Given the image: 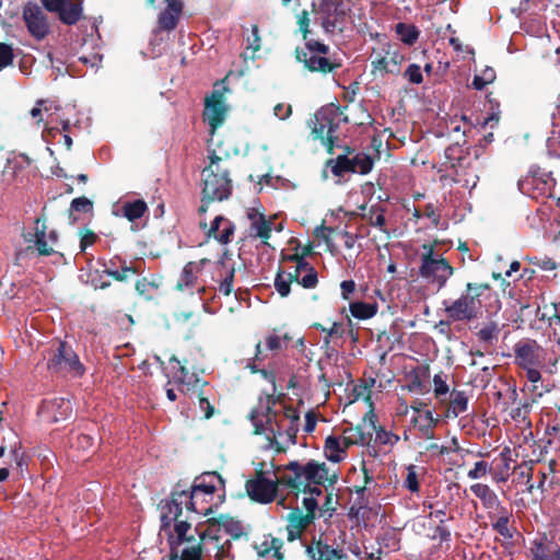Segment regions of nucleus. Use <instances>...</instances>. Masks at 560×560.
Wrapping results in <instances>:
<instances>
[{
    "mask_svg": "<svg viewBox=\"0 0 560 560\" xmlns=\"http://www.w3.org/2000/svg\"><path fill=\"white\" fill-rule=\"evenodd\" d=\"M337 480L336 470H331L326 463L310 460L305 465L296 460L280 467L279 482L303 493L322 495L320 486L332 485Z\"/></svg>",
    "mask_w": 560,
    "mask_h": 560,
    "instance_id": "nucleus-1",
    "label": "nucleus"
},
{
    "mask_svg": "<svg viewBox=\"0 0 560 560\" xmlns=\"http://www.w3.org/2000/svg\"><path fill=\"white\" fill-rule=\"evenodd\" d=\"M229 153L220 154L217 150L209 149L210 163L202 171V203L201 212L207 211V203L210 201H222L228 199L232 191L229 168L223 165Z\"/></svg>",
    "mask_w": 560,
    "mask_h": 560,
    "instance_id": "nucleus-2",
    "label": "nucleus"
},
{
    "mask_svg": "<svg viewBox=\"0 0 560 560\" xmlns=\"http://www.w3.org/2000/svg\"><path fill=\"white\" fill-rule=\"evenodd\" d=\"M280 466L273 463H259L256 467V478L246 482V492L249 498L259 503H269L277 495Z\"/></svg>",
    "mask_w": 560,
    "mask_h": 560,
    "instance_id": "nucleus-3",
    "label": "nucleus"
},
{
    "mask_svg": "<svg viewBox=\"0 0 560 560\" xmlns=\"http://www.w3.org/2000/svg\"><path fill=\"white\" fill-rule=\"evenodd\" d=\"M488 289L486 284H476L468 282L466 284V293L462 294L454 301H444L445 313L450 320L462 322L475 319L480 311L481 302L479 296Z\"/></svg>",
    "mask_w": 560,
    "mask_h": 560,
    "instance_id": "nucleus-4",
    "label": "nucleus"
},
{
    "mask_svg": "<svg viewBox=\"0 0 560 560\" xmlns=\"http://www.w3.org/2000/svg\"><path fill=\"white\" fill-rule=\"evenodd\" d=\"M329 47L319 42H308L303 49H296V58L312 72L329 73L341 63L328 57Z\"/></svg>",
    "mask_w": 560,
    "mask_h": 560,
    "instance_id": "nucleus-5",
    "label": "nucleus"
},
{
    "mask_svg": "<svg viewBox=\"0 0 560 560\" xmlns=\"http://www.w3.org/2000/svg\"><path fill=\"white\" fill-rule=\"evenodd\" d=\"M250 421L256 434H265L267 440L266 448H273L277 452L276 441H285L284 423L278 422L276 412L268 406H260L250 412Z\"/></svg>",
    "mask_w": 560,
    "mask_h": 560,
    "instance_id": "nucleus-6",
    "label": "nucleus"
},
{
    "mask_svg": "<svg viewBox=\"0 0 560 560\" xmlns=\"http://www.w3.org/2000/svg\"><path fill=\"white\" fill-rule=\"evenodd\" d=\"M47 368L56 373H69L75 376H81L84 373V366L80 362L78 354L65 341H58L50 349Z\"/></svg>",
    "mask_w": 560,
    "mask_h": 560,
    "instance_id": "nucleus-7",
    "label": "nucleus"
},
{
    "mask_svg": "<svg viewBox=\"0 0 560 560\" xmlns=\"http://www.w3.org/2000/svg\"><path fill=\"white\" fill-rule=\"evenodd\" d=\"M454 268L446 259L436 255L432 247L422 255L420 275L432 283H436L439 289L445 287L447 280L453 276Z\"/></svg>",
    "mask_w": 560,
    "mask_h": 560,
    "instance_id": "nucleus-8",
    "label": "nucleus"
},
{
    "mask_svg": "<svg viewBox=\"0 0 560 560\" xmlns=\"http://www.w3.org/2000/svg\"><path fill=\"white\" fill-rule=\"evenodd\" d=\"M214 527H207L199 533L203 556L213 560H234L233 544L224 535H218Z\"/></svg>",
    "mask_w": 560,
    "mask_h": 560,
    "instance_id": "nucleus-9",
    "label": "nucleus"
},
{
    "mask_svg": "<svg viewBox=\"0 0 560 560\" xmlns=\"http://www.w3.org/2000/svg\"><path fill=\"white\" fill-rule=\"evenodd\" d=\"M339 125V114L335 108H322L314 116L312 133L323 145L331 150Z\"/></svg>",
    "mask_w": 560,
    "mask_h": 560,
    "instance_id": "nucleus-10",
    "label": "nucleus"
},
{
    "mask_svg": "<svg viewBox=\"0 0 560 560\" xmlns=\"http://www.w3.org/2000/svg\"><path fill=\"white\" fill-rule=\"evenodd\" d=\"M226 91L224 85L217 84L211 95L206 98L203 118L209 124L212 135L223 124L228 113L224 97Z\"/></svg>",
    "mask_w": 560,
    "mask_h": 560,
    "instance_id": "nucleus-11",
    "label": "nucleus"
},
{
    "mask_svg": "<svg viewBox=\"0 0 560 560\" xmlns=\"http://www.w3.org/2000/svg\"><path fill=\"white\" fill-rule=\"evenodd\" d=\"M223 479L218 472L211 471L201 475L195 479L191 487L190 493L188 494L189 508L192 511H197V504L200 500H205L206 497L212 495L218 487H223Z\"/></svg>",
    "mask_w": 560,
    "mask_h": 560,
    "instance_id": "nucleus-12",
    "label": "nucleus"
},
{
    "mask_svg": "<svg viewBox=\"0 0 560 560\" xmlns=\"http://www.w3.org/2000/svg\"><path fill=\"white\" fill-rule=\"evenodd\" d=\"M23 20L34 38L40 40L49 33L46 14L38 4L28 2L23 10Z\"/></svg>",
    "mask_w": 560,
    "mask_h": 560,
    "instance_id": "nucleus-13",
    "label": "nucleus"
},
{
    "mask_svg": "<svg viewBox=\"0 0 560 560\" xmlns=\"http://www.w3.org/2000/svg\"><path fill=\"white\" fill-rule=\"evenodd\" d=\"M44 7L56 12L59 19L68 25L75 24L82 15V0H42Z\"/></svg>",
    "mask_w": 560,
    "mask_h": 560,
    "instance_id": "nucleus-14",
    "label": "nucleus"
},
{
    "mask_svg": "<svg viewBox=\"0 0 560 560\" xmlns=\"http://www.w3.org/2000/svg\"><path fill=\"white\" fill-rule=\"evenodd\" d=\"M300 416L293 408H287L283 415L278 418V422L284 423L282 428L285 431V441L277 440V453L284 452L290 445L296 443V433L299 431Z\"/></svg>",
    "mask_w": 560,
    "mask_h": 560,
    "instance_id": "nucleus-15",
    "label": "nucleus"
},
{
    "mask_svg": "<svg viewBox=\"0 0 560 560\" xmlns=\"http://www.w3.org/2000/svg\"><path fill=\"white\" fill-rule=\"evenodd\" d=\"M188 500V493L184 490L172 493L171 500L162 508L161 522L163 528L178 520L183 511V505H185L187 510L192 511L191 508H189Z\"/></svg>",
    "mask_w": 560,
    "mask_h": 560,
    "instance_id": "nucleus-16",
    "label": "nucleus"
},
{
    "mask_svg": "<svg viewBox=\"0 0 560 560\" xmlns=\"http://www.w3.org/2000/svg\"><path fill=\"white\" fill-rule=\"evenodd\" d=\"M247 218L249 224V235L257 237L262 241L264 244H268L267 241L271 236L273 222L267 220L260 208L252 207L247 210Z\"/></svg>",
    "mask_w": 560,
    "mask_h": 560,
    "instance_id": "nucleus-17",
    "label": "nucleus"
},
{
    "mask_svg": "<svg viewBox=\"0 0 560 560\" xmlns=\"http://www.w3.org/2000/svg\"><path fill=\"white\" fill-rule=\"evenodd\" d=\"M257 560H284L282 552L283 541L271 535H265L253 545Z\"/></svg>",
    "mask_w": 560,
    "mask_h": 560,
    "instance_id": "nucleus-18",
    "label": "nucleus"
},
{
    "mask_svg": "<svg viewBox=\"0 0 560 560\" xmlns=\"http://www.w3.org/2000/svg\"><path fill=\"white\" fill-rule=\"evenodd\" d=\"M404 60V56L397 51H386L385 55L375 54L371 62L373 75L384 77L387 73H399V66Z\"/></svg>",
    "mask_w": 560,
    "mask_h": 560,
    "instance_id": "nucleus-19",
    "label": "nucleus"
},
{
    "mask_svg": "<svg viewBox=\"0 0 560 560\" xmlns=\"http://www.w3.org/2000/svg\"><path fill=\"white\" fill-rule=\"evenodd\" d=\"M515 358L522 368L539 366L542 361V349L534 340L520 342L515 346Z\"/></svg>",
    "mask_w": 560,
    "mask_h": 560,
    "instance_id": "nucleus-20",
    "label": "nucleus"
},
{
    "mask_svg": "<svg viewBox=\"0 0 560 560\" xmlns=\"http://www.w3.org/2000/svg\"><path fill=\"white\" fill-rule=\"evenodd\" d=\"M288 540L293 541L313 523L314 515L305 514L301 509L295 508L287 515Z\"/></svg>",
    "mask_w": 560,
    "mask_h": 560,
    "instance_id": "nucleus-21",
    "label": "nucleus"
},
{
    "mask_svg": "<svg viewBox=\"0 0 560 560\" xmlns=\"http://www.w3.org/2000/svg\"><path fill=\"white\" fill-rule=\"evenodd\" d=\"M207 527H214L218 535L231 536L236 539L240 538L244 530L240 521L229 515L221 514L218 517L209 518Z\"/></svg>",
    "mask_w": 560,
    "mask_h": 560,
    "instance_id": "nucleus-22",
    "label": "nucleus"
},
{
    "mask_svg": "<svg viewBox=\"0 0 560 560\" xmlns=\"http://www.w3.org/2000/svg\"><path fill=\"white\" fill-rule=\"evenodd\" d=\"M353 442L347 436L329 435L325 441V456L329 462L339 463L346 457L347 448Z\"/></svg>",
    "mask_w": 560,
    "mask_h": 560,
    "instance_id": "nucleus-23",
    "label": "nucleus"
},
{
    "mask_svg": "<svg viewBox=\"0 0 560 560\" xmlns=\"http://www.w3.org/2000/svg\"><path fill=\"white\" fill-rule=\"evenodd\" d=\"M469 489L481 501L483 509L487 510V515L504 506L497 493L488 485L474 483Z\"/></svg>",
    "mask_w": 560,
    "mask_h": 560,
    "instance_id": "nucleus-24",
    "label": "nucleus"
},
{
    "mask_svg": "<svg viewBox=\"0 0 560 560\" xmlns=\"http://www.w3.org/2000/svg\"><path fill=\"white\" fill-rule=\"evenodd\" d=\"M35 246L40 255H50L54 252V245L57 242V234L55 231L46 233L45 222L37 219L35 221Z\"/></svg>",
    "mask_w": 560,
    "mask_h": 560,
    "instance_id": "nucleus-25",
    "label": "nucleus"
},
{
    "mask_svg": "<svg viewBox=\"0 0 560 560\" xmlns=\"http://www.w3.org/2000/svg\"><path fill=\"white\" fill-rule=\"evenodd\" d=\"M166 8L159 15V26L165 31H172L176 27L183 10L182 0H165Z\"/></svg>",
    "mask_w": 560,
    "mask_h": 560,
    "instance_id": "nucleus-26",
    "label": "nucleus"
},
{
    "mask_svg": "<svg viewBox=\"0 0 560 560\" xmlns=\"http://www.w3.org/2000/svg\"><path fill=\"white\" fill-rule=\"evenodd\" d=\"M234 233V224L228 219L218 215L211 223L208 235L219 241L221 244H228Z\"/></svg>",
    "mask_w": 560,
    "mask_h": 560,
    "instance_id": "nucleus-27",
    "label": "nucleus"
},
{
    "mask_svg": "<svg viewBox=\"0 0 560 560\" xmlns=\"http://www.w3.org/2000/svg\"><path fill=\"white\" fill-rule=\"evenodd\" d=\"M512 512L505 506L488 515V518L491 521L492 529L506 539L513 538V533L509 527Z\"/></svg>",
    "mask_w": 560,
    "mask_h": 560,
    "instance_id": "nucleus-28",
    "label": "nucleus"
},
{
    "mask_svg": "<svg viewBox=\"0 0 560 560\" xmlns=\"http://www.w3.org/2000/svg\"><path fill=\"white\" fill-rule=\"evenodd\" d=\"M170 363L172 364L171 374L176 383L180 386H187L188 388L197 386L199 383L198 377L194 373H190L175 355L170 359Z\"/></svg>",
    "mask_w": 560,
    "mask_h": 560,
    "instance_id": "nucleus-29",
    "label": "nucleus"
},
{
    "mask_svg": "<svg viewBox=\"0 0 560 560\" xmlns=\"http://www.w3.org/2000/svg\"><path fill=\"white\" fill-rule=\"evenodd\" d=\"M533 560H560V547L556 544L535 540L530 547Z\"/></svg>",
    "mask_w": 560,
    "mask_h": 560,
    "instance_id": "nucleus-30",
    "label": "nucleus"
},
{
    "mask_svg": "<svg viewBox=\"0 0 560 560\" xmlns=\"http://www.w3.org/2000/svg\"><path fill=\"white\" fill-rule=\"evenodd\" d=\"M411 422L415 428L420 431L422 438L428 440H432L434 438L433 428L436 425L438 419L434 418L432 410H425L423 413L415 416L411 419Z\"/></svg>",
    "mask_w": 560,
    "mask_h": 560,
    "instance_id": "nucleus-31",
    "label": "nucleus"
},
{
    "mask_svg": "<svg viewBox=\"0 0 560 560\" xmlns=\"http://www.w3.org/2000/svg\"><path fill=\"white\" fill-rule=\"evenodd\" d=\"M351 161V172L358 173L361 175H365L370 173L373 168V159L365 153H357L352 158Z\"/></svg>",
    "mask_w": 560,
    "mask_h": 560,
    "instance_id": "nucleus-32",
    "label": "nucleus"
},
{
    "mask_svg": "<svg viewBox=\"0 0 560 560\" xmlns=\"http://www.w3.org/2000/svg\"><path fill=\"white\" fill-rule=\"evenodd\" d=\"M147 209V203L141 199H137L124 203L122 214L125 218L132 222L137 219H140L144 214Z\"/></svg>",
    "mask_w": 560,
    "mask_h": 560,
    "instance_id": "nucleus-33",
    "label": "nucleus"
},
{
    "mask_svg": "<svg viewBox=\"0 0 560 560\" xmlns=\"http://www.w3.org/2000/svg\"><path fill=\"white\" fill-rule=\"evenodd\" d=\"M468 408V396L465 392L462 390H453L451 393L450 400V412L454 417H458L463 412H465Z\"/></svg>",
    "mask_w": 560,
    "mask_h": 560,
    "instance_id": "nucleus-34",
    "label": "nucleus"
},
{
    "mask_svg": "<svg viewBox=\"0 0 560 560\" xmlns=\"http://www.w3.org/2000/svg\"><path fill=\"white\" fill-rule=\"evenodd\" d=\"M351 315L358 319H369L377 312V305L374 303L354 302L350 304Z\"/></svg>",
    "mask_w": 560,
    "mask_h": 560,
    "instance_id": "nucleus-35",
    "label": "nucleus"
},
{
    "mask_svg": "<svg viewBox=\"0 0 560 560\" xmlns=\"http://www.w3.org/2000/svg\"><path fill=\"white\" fill-rule=\"evenodd\" d=\"M395 31L400 40L407 45H412L419 37V31L411 24L398 23Z\"/></svg>",
    "mask_w": 560,
    "mask_h": 560,
    "instance_id": "nucleus-36",
    "label": "nucleus"
},
{
    "mask_svg": "<svg viewBox=\"0 0 560 560\" xmlns=\"http://www.w3.org/2000/svg\"><path fill=\"white\" fill-rule=\"evenodd\" d=\"M186 546L180 551L179 560H201L203 555L202 542L191 539L189 542H185Z\"/></svg>",
    "mask_w": 560,
    "mask_h": 560,
    "instance_id": "nucleus-37",
    "label": "nucleus"
},
{
    "mask_svg": "<svg viewBox=\"0 0 560 560\" xmlns=\"http://www.w3.org/2000/svg\"><path fill=\"white\" fill-rule=\"evenodd\" d=\"M330 168L335 176H342L343 174L351 172V161L348 155H339L335 160H329L326 164Z\"/></svg>",
    "mask_w": 560,
    "mask_h": 560,
    "instance_id": "nucleus-38",
    "label": "nucleus"
},
{
    "mask_svg": "<svg viewBox=\"0 0 560 560\" xmlns=\"http://www.w3.org/2000/svg\"><path fill=\"white\" fill-rule=\"evenodd\" d=\"M289 340H290V337L287 334H284L282 336H279L276 334H269L265 338L266 350L277 353V352L281 351L287 346Z\"/></svg>",
    "mask_w": 560,
    "mask_h": 560,
    "instance_id": "nucleus-39",
    "label": "nucleus"
},
{
    "mask_svg": "<svg viewBox=\"0 0 560 560\" xmlns=\"http://www.w3.org/2000/svg\"><path fill=\"white\" fill-rule=\"evenodd\" d=\"M499 332L500 329L498 324L490 322L477 332V337L480 341L490 345L498 339Z\"/></svg>",
    "mask_w": 560,
    "mask_h": 560,
    "instance_id": "nucleus-40",
    "label": "nucleus"
},
{
    "mask_svg": "<svg viewBox=\"0 0 560 560\" xmlns=\"http://www.w3.org/2000/svg\"><path fill=\"white\" fill-rule=\"evenodd\" d=\"M195 264L188 262L182 272L180 279L177 282V288L182 291L191 288L195 283Z\"/></svg>",
    "mask_w": 560,
    "mask_h": 560,
    "instance_id": "nucleus-41",
    "label": "nucleus"
},
{
    "mask_svg": "<svg viewBox=\"0 0 560 560\" xmlns=\"http://www.w3.org/2000/svg\"><path fill=\"white\" fill-rule=\"evenodd\" d=\"M417 466L409 465L407 466L406 470V478L404 480V487L408 489L410 492H418L419 491V480H418V471Z\"/></svg>",
    "mask_w": 560,
    "mask_h": 560,
    "instance_id": "nucleus-42",
    "label": "nucleus"
},
{
    "mask_svg": "<svg viewBox=\"0 0 560 560\" xmlns=\"http://www.w3.org/2000/svg\"><path fill=\"white\" fill-rule=\"evenodd\" d=\"M52 406H56L57 409L59 410L58 413L54 416L55 421L66 419L72 412V405L68 399L57 398L54 400Z\"/></svg>",
    "mask_w": 560,
    "mask_h": 560,
    "instance_id": "nucleus-43",
    "label": "nucleus"
},
{
    "mask_svg": "<svg viewBox=\"0 0 560 560\" xmlns=\"http://www.w3.org/2000/svg\"><path fill=\"white\" fill-rule=\"evenodd\" d=\"M433 392L436 398L446 396L450 392V387L446 383V375L443 373L435 374L433 377Z\"/></svg>",
    "mask_w": 560,
    "mask_h": 560,
    "instance_id": "nucleus-44",
    "label": "nucleus"
},
{
    "mask_svg": "<svg viewBox=\"0 0 560 560\" xmlns=\"http://www.w3.org/2000/svg\"><path fill=\"white\" fill-rule=\"evenodd\" d=\"M174 529L178 545L189 542L191 539H194L192 536H187V533L190 530V524L186 521H175Z\"/></svg>",
    "mask_w": 560,
    "mask_h": 560,
    "instance_id": "nucleus-45",
    "label": "nucleus"
},
{
    "mask_svg": "<svg viewBox=\"0 0 560 560\" xmlns=\"http://www.w3.org/2000/svg\"><path fill=\"white\" fill-rule=\"evenodd\" d=\"M490 471L491 466L485 460H479L476 462L474 467L467 472V477L471 480H477L481 479Z\"/></svg>",
    "mask_w": 560,
    "mask_h": 560,
    "instance_id": "nucleus-46",
    "label": "nucleus"
},
{
    "mask_svg": "<svg viewBox=\"0 0 560 560\" xmlns=\"http://www.w3.org/2000/svg\"><path fill=\"white\" fill-rule=\"evenodd\" d=\"M317 281V272L307 262V268H305L303 271L301 279L299 280V284H301L303 288L312 289L315 288Z\"/></svg>",
    "mask_w": 560,
    "mask_h": 560,
    "instance_id": "nucleus-47",
    "label": "nucleus"
},
{
    "mask_svg": "<svg viewBox=\"0 0 560 560\" xmlns=\"http://www.w3.org/2000/svg\"><path fill=\"white\" fill-rule=\"evenodd\" d=\"M291 283H292V277L285 276L284 273L279 272L275 279V288L281 296L289 295Z\"/></svg>",
    "mask_w": 560,
    "mask_h": 560,
    "instance_id": "nucleus-48",
    "label": "nucleus"
},
{
    "mask_svg": "<svg viewBox=\"0 0 560 560\" xmlns=\"http://www.w3.org/2000/svg\"><path fill=\"white\" fill-rule=\"evenodd\" d=\"M234 275V267L228 268L222 281L219 284L220 292L226 296L230 295L231 292L233 291Z\"/></svg>",
    "mask_w": 560,
    "mask_h": 560,
    "instance_id": "nucleus-49",
    "label": "nucleus"
},
{
    "mask_svg": "<svg viewBox=\"0 0 560 560\" xmlns=\"http://www.w3.org/2000/svg\"><path fill=\"white\" fill-rule=\"evenodd\" d=\"M305 497L302 500L303 509L305 510V514H312L314 517L316 516V512L318 510V501L316 493H304Z\"/></svg>",
    "mask_w": 560,
    "mask_h": 560,
    "instance_id": "nucleus-50",
    "label": "nucleus"
},
{
    "mask_svg": "<svg viewBox=\"0 0 560 560\" xmlns=\"http://www.w3.org/2000/svg\"><path fill=\"white\" fill-rule=\"evenodd\" d=\"M13 49L10 45L0 43V70L7 68L13 62Z\"/></svg>",
    "mask_w": 560,
    "mask_h": 560,
    "instance_id": "nucleus-51",
    "label": "nucleus"
},
{
    "mask_svg": "<svg viewBox=\"0 0 560 560\" xmlns=\"http://www.w3.org/2000/svg\"><path fill=\"white\" fill-rule=\"evenodd\" d=\"M404 75L409 82L413 84H420L423 81L421 68L416 63L409 65Z\"/></svg>",
    "mask_w": 560,
    "mask_h": 560,
    "instance_id": "nucleus-52",
    "label": "nucleus"
},
{
    "mask_svg": "<svg viewBox=\"0 0 560 560\" xmlns=\"http://www.w3.org/2000/svg\"><path fill=\"white\" fill-rule=\"evenodd\" d=\"M375 432L376 441L380 442L381 444L395 445L399 441L398 435L384 429H378Z\"/></svg>",
    "mask_w": 560,
    "mask_h": 560,
    "instance_id": "nucleus-53",
    "label": "nucleus"
},
{
    "mask_svg": "<svg viewBox=\"0 0 560 560\" xmlns=\"http://www.w3.org/2000/svg\"><path fill=\"white\" fill-rule=\"evenodd\" d=\"M247 49L253 50V55L260 49V36L257 25L252 26V34L246 38Z\"/></svg>",
    "mask_w": 560,
    "mask_h": 560,
    "instance_id": "nucleus-54",
    "label": "nucleus"
},
{
    "mask_svg": "<svg viewBox=\"0 0 560 560\" xmlns=\"http://www.w3.org/2000/svg\"><path fill=\"white\" fill-rule=\"evenodd\" d=\"M93 208V203L85 197H79L71 201V210L78 212H89Z\"/></svg>",
    "mask_w": 560,
    "mask_h": 560,
    "instance_id": "nucleus-55",
    "label": "nucleus"
},
{
    "mask_svg": "<svg viewBox=\"0 0 560 560\" xmlns=\"http://www.w3.org/2000/svg\"><path fill=\"white\" fill-rule=\"evenodd\" d=\"M530 262L546 271H551V270L556 269V262L547 256L533 257V258H530Z\"/></svg>",
    "mask_w": 560,
    "mask_h": 560,
    "instance_id": "nucleus-56",
    "label": "nucleus"
},
{
    "mask_svg": "<svg viewBox=\"0 0 560 560\" xmlns=\"http://www.w3.org/2000/svg\"><path fill=\"white\" fill-rule=\"evenodd\" d=\"M109 276L118 281H124L128 278L129 275H135L136 269L132 267H122L121 270H107Z\"/></svg>",
    "mask_w": 560,
    "mask_h": 560,
    "instance_id": "nucleus-57",
    "label": "nucleus"
},
{
    "mask_svg": "<svg viewBox=\"0 0 560 560\" xmlns=\"http://www.w3.org/2000/svg\"><path fill=\"white\" fill-rule=\"evenodd\" d=\"M305 268H307V262L304 259L301 258V259L296 260L294 270L290 271L288 273H284V275L285 276H291L292 277V282L295 281V282L299 283V280L301 279V276H302L303 271L305 270Z\"/></svg>",
    "mask_w": 560,
    "mask_h": 560,
    "instance_id": "nucleus-58",
    "label": "nucleus"
},
{
    "mask_svg": "<svg viewBox=\"0 0 560 560\" xmlns=\"http://www.w3.org/2000/svg\"><path fill=\"white\" fill-rule=\"evenodd\" d=\"M273 114L279 119L284 120L292 114V107L291 105L279 103L273 107Z\"/></svg>",
    "mask_w": 560,
    "mask_h": 560,
    "instance_id": "nucleus-59",
    "label": "nucleus"
},
{
    "mask_svg": "<svg viewBox=\"0 0 560 560\" xmlns=\"http://www.w3.org/2000/svg\"><path fill=\"white\" fill-rule=\"evenodd\" d=\"M75 440L77 442L71 441V446H75L78 448L86 450L93 444V439L89 434H78Z\"/></svg>",
    "mask_w": 560,
    "mask_h": 560,
    "instance_id": "nucleus-60",
    "label": "nucleus"
},
{
    "mask_svg": "<svg viewBox=\"0 0 560 560\" xmlns=\"http://www.w3.org/2000/svg\"><path fill=\"white\" fill-rule=\"evenodd\" d=\"M423 217H427L436 226L440 221V215L436 213V209L433 205H427L422 212Z\"/></svg>",
    "mask_w": 560,
    "mask_h": 560,
    "instance_id": "nucleus-61",
    "label": "nucleus"
},
{
    "mask_svg": "<svg viewBox=\"0 0 560 560\" xmlns=\"http://www.w3.org/2000/svg\"><path fill=\"white\" fill-rule=\"evenodd\" d=\"M550 346L549 349L553 355V362L556 363L560 359V337L555 335L549 339Z\"/></svg>",
    "mask_w": 560,
    "mask_h": 560,
    "instance_id": "nucleus-62",
    "label": "nucleus"
},
{
    "mask_svg": "<svg viewBox=\"0 0 560 560\" xmlns=\"http://www.w3.org/2000/svg\"><path fill=\"white\" fill-rule=\"evenodd\" d=\"M46 104V101L38 100L36 105L31 109L30 115L32 118L37 120V124L43 121V105Z\"/></svg>",
    "mask_w": 560,
    "mask_h": 560,
    "instance_id": "nucleus-63",
    "label": "nucleus"
},
{
    "mask_svg": "<svg viewBox=\"0 0 560 560\" xmlns=\"http://www.w3.org/2000/svg\"><path fill=\"white\" fill-rule=\"evenodd\" d=\"M340 289L342 299L348 300L355 289V283L353 280H345L340 283Z\"/></svg>",
    "mask_w": 560,
    "mask_h": 560,
    "instance_id": "nucleus-64",
    "label": "nucleus"
}]
</instances>
